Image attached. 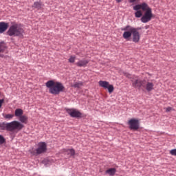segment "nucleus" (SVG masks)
Instances as JSON below:
<instances>
[{
	"instance_id": "27",
	"label": "nucleus",
	"mask_w": 176,
	"mask_h": 176,
	"mask_svg": "<svg viewBox=\"0 0 176 176\" xmlns=\"http://www.w3.org/2000/svg\"><path fill=\"white\" fill-rule=\"evenodd\" d=\"M172 110H173V108L170 107L166 108V112L167 113L170 112Z\"/></svg>"
},
{
	"instance_id": "12",
	"label": "nucleus",
	"mask_w": 176,
	"mask_h": 176,
	"mask_svg": "<svg viewBox=\"0 0 176 176\" xmlns=\"http://www.w3.org/2000/svg\"><path fill=\"white\" fill-rule=\"evenodd\" d=\"M7 49L6 44L3 41L0 42V57H4L3 52H6Z\"/></svg>"
},
{
	"instance_id": "14",
	"label": "nucleus",
	"mask_w": 176,
	"mask_h": 176,
	"mask_svg": "<svg viewBox=\"0 0 176 176\" xmlns=\"http://www.w3.org/2000/svg\"><path fill=\"white\" fill-rule=\"evenodd\" d=\"M89 61L87 59H82L80 60L78 62L76 63L75 64L77 67H87V64H89Z\"/></svg>"
},
{
	"instance_id": "10",
	"label": "nucleus",
	"mask_w": 176,
	"mask_h": 176,
	"mask_svg": "<svg viewBox=\"0 0 176 176\" xmlns=\"http://www.w3.org/2000/svg\"><path fill=\"white\" fill-rule=\"evenodd\" d=\"M66 112L72 117L74 118H81L82 113L75 109H67Z\"/></svg>"
},
{
	"instance_id": "20",
	"label": "nucleus",
	"mask_w": 176,
	"mask_h": 176,
	"mask_svg": "<svg viewBox=\"0 0 176 176\" xmlns=\"http://www.w3.org/2000/svg\"><path fill=\"white\" fill-rule=\"evenodd\" d=\"M83 86L82 82H76L74 85H71V87L74 89H80Z\"/></svg>"
},
{
	"instance_id": "23",
	"label": "nucleus",
	"mask_w": 176,
	"mask_h": 176,
	"mask_svg": "<svg viewBox=\"0 0 176 176\" xmlns=\"http://www.w3.org/2000/svg\"><path fill=\"white\" fill-rule=\"evenodd\" d=\"M6 142V138L2 135H0V145L5 144Z\"/></svg>"
},
{
	"instance_id": "28",
	"label": "nucleus",
	"mask_w": 176,
	"mask_h": 176,
	"mask_svg": "<svg viewBox=\"0 0 176 176\" xmlns=\"http://www.w3.org/2000/svg\"><path fill=\"white\" fill-rule=\"evenodd\" d=\"M3 103H4V99H0V109H1Z\"/></svg>"
},
{
	"instance_id": "19",
	"label": "nucleus",
	"mask_w": 176,
	"mask_h": 176,
	"mask_svg": "<svg viewBox=\"0 0 176 176\" xmlns=\"http://www.w3.org/2000/svg\"><path fill=\"white\" fill-rule=\"evenodd\" d=\"M23 115V111L21 109H16L14 111V116L16 118H20L21 116Z\"/></svg>"
},
{
	"instance_id": "5",
	"label": "nucleus",
	"mask_w": 176,
	"mask_h": 176,
	"mask_svg": "<svg viewBox=\"0 0 176 176\" xmlns=\"http://www.w3.org/2000/svg\"><path fill=\"white\" fill-rule=\"evenodd\" d=\"M141 28H135L131 25H127L125 28H122V31H131L132 32V41L135 43H138L140 41V34L139 30H141Z\"/></svg>"
},
{
	"instance_id": "29",
	"label": "nucleus",
	"mask_w": 176,
	"mask_h": 176,
	"mask_svg": "<svg viewBox=\"0 0 176 176\" xmlns=\"http://www.w3.org/2000/svg\"><path fill=\"white\" fill-rule=\"evenodd\" d=\"M137 0H129V2L130 3H134V2H135Z\"/></svg>"
},
{
	"instance_id": "3",
	"label": "nucleus",
	"mask_w": 176,
	"mask_h": 176,
	"mask_svg": "<svg viewBox=\"0 0 176 176\" xmlns=\"http://www.w3.org/2000/svg\"><path fill=\"white\" fill-rule=\"evenodd\" d=\"M23 128L24 125L21 122L16 120H14L8 123H0V130L2 131L6 130L10 132H14L16 131H21Z\"/></svg>"
},
{
	"instance_id": "25",
	"label": "nucleus",
	"mask_w": 176,
	"mask_h": 176,
	"mask_svg": "<svg viewBox=\"0 0 176 176\" xmlns=\"http://www.w3.org/2000/svg\"><path fill=\"white\" fill-rule=\"evenodd\" d=\"M75 60H76V56H71L68 59L69 63H75Z\"/></svg>"
},
{
	"instance_id": "13",
	"label": "nucleus",
	"mask_w": 176,
	"mask_h": 176,
	"mask_svg": "<svg viewBox=\"0 0 176 176\" xmlns=\"http://www.w3.org/2000/svg\"><path fill=\"white\" fill-rule=\"evenodd\" d=\"M9 27V24L6 22H0V34L6 32Z\"/></svg>"
},
{
	"instance_id": "7",
	"label": "nucleus",
	"mask_w": 176,
	"mask_h": 176,
	"mask_svg": "<svg viewBox=\"0 0 176 176\" xmlns=\"http://www.w3.org/2000/svg\"><path fill=\"white\" fill-rule=\"evenodd\" d=\"M98 85L100 87L107 89L109 94H112L114 91V87L113 85H110V83L107 81L100 80L98 82Z\"/></svg>"
},
{
	"instance_id": "30",
	"label": "nucleus",
	"mask_w": 176,
	"mask_h": 176,
	"mask_svg": "<svg viewBox=\"0 0 176 176\" xmlns=\"http://www.w3.org/2000/svg\"><path fill=\"white\" fill-rule=\"evenodd\" d=\"M117 2L120 3L122 1V0H116Z\"/></svg>"
},
{
	"instance_id": "18",
	"label": "nucleus",
	"mask_w": 176,
	"mask_h": 176,
	"mask_svg": "<svg viewBox=\"0 0 176 176\" xmlns=\"http://www.w3.org/2000/svg\"><path fill=\"white\" fill-rule=\"evenodd\" d=\"M19 120L21 123L27 124L28 121V117L25 115H22L20 118H19Z\"/></svg>"
},
{
	"instance_id": "4",
	"label": "nucleus",
	"mask_w": 176,
	"mask_h": 176,
	"mask_svg": "<svg viewBox=\"0 0 176 176\" xmlns=\"http://www.w3.org/2000/svg\"><path fill=\"white\" fill-rule=\"evenodd\" d=\"M23 33L24 30L23 26L21 24L17 23L11 25L7 32L9 36H20V35H23Z\"/></svg>"
},
{
	"instance_id": "9",
	"label": "nucleus",
	"mask_w": 176,
	"mask_h": 176,
	"mask_svg": "<svg viewBox=\"0 0 176 176\" xmlns=\"http://www.w3.org/2000/svg\"><path fill=\"white\" fill-rule=\"evenodd\" d=\"M129 129L132 131H138L140 129V121L138 119H131L128 121Z\"/></svg>"
},
{
	"instance_id": "24",
	"label": "nucleus",
	"mask_w": 176,
	"mask_h": 176,
	"mask_svg": "<svg viewBox=\"0 0 176 176\" xmlns=\"http://www.w3.org/2000/svg\"><path fill=\"white\" fill-rule=\"evenodd\" d=\"M68 153L70 154L71 156H75L76 151L74 148H71L68 150Z\"/></svg>"
},
{
	"instance_id": "22",
	"label": "nucleus",
	"mask_w": 176,
	"mask_h": 176,
	"mask_svg": "<svg viewBox=\"0 0 176 176\" xmlns=\"http://www.w3.org/2000/svg\"><path fill=\"white\" fill-rule=\"evenodd\" d=\"M142 16V12L140 10H138L137 12L135 13V16L138 19H140Z\"/></svg>"
},
{
	"instance_id": "21",
	"label": "nucleus",
	"mask_w": 176,
	"mask_h": 176,
	"mask_svg": "<svg viewBox=\"0 0 176 176\" xmlns=\"http://www.w3.org/2000/svg\"><path fill=\"white\" fill-rule=\"evenodd\" d=\"M2 116L6 120H10L14 117L13 114H6V113H3Z\"/></svg>"
},
{
	"instance_id": "15",
	"label": "nucleus",
	"mask_w": 176,
	"mask_h": 176,
	"mask_svg": "<svg viewBox=\"0 0 176 176\" xmlns=\"http://www.w3.org/2000/svg\"><path fill=\"white\" fill-rule=\"evenodd\" d=\"M125 32L123 33L122 36L124 39L126 41H129L130 38L132 36V32L131 30H124Z\"/></svg>"
},
{
	"instance_id": "26",
	"label": "nucleus",
	"mask_w": 176,
	"mask_h": 176,
	"mask_svg": "<svg viewBox=\"0 0 176 176\" xmlns=\"http://www.w3.org/2000/svg\"><path fill=\"white\" fill-rule=\"evenodd\" d=\"M169 153L172 155V156H176V148L172 149L169 151Z\"/></svg>"
},
{
	"instance_id": "11",
	"label": "nucleus",
	"mask_w": 176,
	"mask_h": 176,
	"mask_svg": "<svg viewBox=\"0 0 176 176\" xmlns=\"http://www.w3.org/2000/svg\"><path fill=\"white\" fill-rule=\"evenodd\" d=\"M155 85L152 82L145 80V84L143 85V88L146 89L147 92H151L154 90Z\"/></svg>"
},
{
	"instance_id": "6",
	"label": "nucleus",
	"mask_w": 176,
	"mask_h": 176,
	"mask_svg": "<svg viewBox=\"0 0 176 176\" xmlns=\"http://www.w3.org/2000/svg\"><path fill=\"white\" fill-rule=\"evenodd\" d=\"M123 75L129 78V79H132L131 80V82H132V87L133 88H138V89H140L142 87H144V85L146 84V80H140V79H138V77H133L132 78V76L129 74V73H126V72H123Z\"/></svg>"
},
{
	"instance_id": "17",
	"label": "nucleus",
	"mask_w": 176,
	"mask_h": 176,
	"mask_svg": "<svg viewBox=\"0 0 176 176\" xmlns=\"http://www.w3.org/2000/svg\"><path fill=\"white\" fill-rule=\"evenodd\" d=\"M43 6L44 5L41 1H36L34 3L32 8H34V9H38V10H39V9H42Z\"/></svg>"
},
{
	"instance_id": "1",
	"label": "nucleus",
	"mask_w": 176,
	"mask_h": 176,
	"mask_svg": "<svg viewBox=\"0 0 176 176\" xmlns=\"http://www.w3.org/2000/svg\"><path fill=\"white\" fill-rule=\"evenodd\" d=\"M143 10L145 12L144 14L141 18L142 23H148L153 18L152 9L149 8L148 5L146 3L136 5L133 7V10Z\"/></svg>"
},
{
	"instance_id": "16",
	"label": "nucleus",
	"mask_w": 176,
	"mask_h": 176,
	"mask_svg": "<svg viewBox=\"0 0 176 176\" xmlns=\"http://www.w3.org/2000/svg\"><path fill=\"white\" fill-rule=\"evenodd\" d=\"M105 173L109 175V176H114L116 173V168H109L105 171Z\"/></svg>"
},
{
	"instance_id": "2",
	"label": "nucleus",
	"mask_w": 176,
	"mask_h": 176,
	"mask_svg": "<svg viewBox=\"0 0 176 176\" xmlns=\"http://www.w3.org/2000/svg\"><path fill=\"white\" fill-rule=\"evenodd\" d=\"M45 86L49 89V93L54 96H58L65 91V86L60 82L48 80L45 83Z\"/></svg>"
},
{
	"instance_id": "8",
	"label": "nucleus",
	"mask_w": 176,
	"mask_h": 176,
	"mask_svg": "<svg viewBox=\"0 0 176 176\" xmlns=\"http://www.w3.org/2000/svg\"><path fill=\"white\" fill-rule=\"evenodd\" d=\"M46 151H47V144H45V142H39L38 144V148L36 149V153L32 152V154L33 155H41L45 153Z\"/></svg>"
}]
</instances>
